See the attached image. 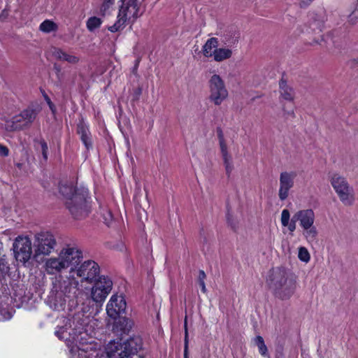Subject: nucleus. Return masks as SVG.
<instances>
[{"mask_svg": "<svg viewBox=\"0 0 358 358\" xmlns=\"http://www.w3.org/2000/svg\"><path fill=\"white\" fill-rule=\"evenodd\" d=\"M266 283L273 296L282 301L289 299L296 289V276L282 266L273 267L268 271Z\"/></svg>", "mask_w": 358, "mask_h": 358, "instance_id": "1", "label": "nucleus"}, {"mask_svg": "<svg viewBox=\"0 0 358 358\" xmlns=\"http://www.w3.org/2000/svg\"><path fill=\"white\" fill-rule=\"evenodd\" d=\"M41 110V108L39 106L31 104L10 119H5V124L2 128L8 132L29 129L36 119Z\"/></svg>", "mask_w": 358, "mask_h": 358, "instance_id": "2", "label": "nucleus"}, {"mask_svg": "<svg viewBox=\"0 0 358 358\" xmlns=\"http://www.w3.org/2000/svg\"><path fill=\"white\" fill-rule=\"evenodd\" d=\"M87 189L80 187L73 198L66 201V207L75 219H82L88 215L90 206L87 201Z\"/></svg>", "mask_w": 358, "mask_h": 358, "instance_id": "3", "label": "nucleus"}, {"mask_svg": "<svg viewBox=\"0 0 358 358\" xmlns=\"http://www.w3.org/2000/svg\"><path fill=\"white\" fill-rule=\"evenodd\" d=\"M56 245L54 236L48 231H42L35 235L33 259L38 262L40 255H48Z\"/></svg>", "mask_w": 358, "mask_h": 358, "instance_id": "4", "label": "nucleus"}, {"mask_svg": "<svg viewBox=\"0 0 358 358\" xmlns=\"http://www.w3.org/2000/svg\"><path fill=\"white\" fill-rule=\"evenodd\" d=\"M13 250L16 261L24 266L33 258L32 244L28 236L16 237L13 244Z\"/></svg>", "mask_w": 358, "mask_h": 358, "instance_id": "5", "label": "nucleus"}, {"mask_svg": "<svg viewBox=\"0 0 358 358\" xmlns=\"http://www.w3.org/2000/svg\"><path fill=\"white\" fill-rule=\"evenodd\" d=\"M330 182L340 200L345 205L351 206L354 200L352 194V189L346 179L338 173H334L331 176Z\"/></svg>", "mask_w": 358, "mask_h": 358, "instance_id": "6", "label": "nucleus"}, {"mask_svg": "<svg viewBox=\"0 0 358 358\" xmlns=\"http://www.w3.org/2000/svg\"><path fill=\"white\" fill-rule=\"evenodd\" d=\"M209 99L215 105L219 106L227 97L228 91L222 78L217 74L211 76L209 81Z\"/></svg>", "mask_w": 358, "mask_h": 358, "instance_id": "7", "label": "nucleus"}, {"mask_svg": "<svg viewBox=\"0 0 358 358\" xmlns=\"http://www.w3.org/2000/svg\"><path fill=\"white\" fill-rule=\"evenodd\" d=\"M113 287L112 280L105 275H101L92 288L91 296L94 301L101 304L110 292Z\"/></svg>", "mask_w": 358, "mask_h": 358, "instance_id": "8", "label": "nucleus"}, {"mask_svg": "<svg viewBox=\"0 0 358 358\" xmlns=\"http://www.w3.org/2000/svg\"><path fill=\"white\" fill-rule=\"evenodd\" d=\"M76 273L82 278L81 282H95L99 277L100 267L94 261L87 260L76 268Z\"/></svg>", "mask_w": 358, "mask_h": 358, "instance_id": "9", "label": "nucleus"}, {"mask_svg": "<svg viewBox=\"0 0 358 358\" xmlns=\"http://www.w3.org/2000/svg\"><path fill=\"white\" fill-rule=\"evenodd\" d=\"M59 254L65 263L66 268H70L71 273L76 271L83 258L82 250L76 247L68 246L63 248Z\"/></svg>", "mask_w": 358, "mask_h": 358, "instance_id": "10", "label": "nucleus"}, {"mask_svg": "<svg viewBox=\"0 0 358 358\" xmlns=\"http://www.w3.org/2000/svg\"><path fill=\"white\" fill-rule=\"evenodd\" d=\"M78 282L73 278L62 279L55 278L52 282V287L61 293L66 295L68 298L76 294L78 289Z\"/></svg>", "mask_w": 358, "mask_h": 358, "instance_id": "11", "label": "nucleus"}, {"mask_svg": "<svg viewBox=\"0 0 358 358\" xmlns=\"http://www.w3.org/2000/svg\"><path fill=\"white\" fill-rule=\"evenodd\" d=\"M142 344V339L140 336H130L123 343H121L119 358H128L131 355L136 354L138 350L141 349Z\"/></svg>", "mask_w": 358, "mask_h": 358, "instance_id": "12", "label": "nucleus"}, {"mask_svg": "<svg viewBox=\"0 0 358 358\" xmlns=\"http://www.w3.org/2000/svg\"><path fill=\"white\" fill-rule=\"evenodd\" d=\"M296 176L297 174L294 171H284L280 173L278 196L281 201H284L288 197L289 190L294 187Z\"/></svg>", "mask_w": 358, "mask_h": 358, "instance_id": "13", "label": "nucleus"}, {"mask_svg": "<svg viewBox=\"0 0 358 358\" xmlns=\"http://www.w3.org/2000/svg\"><path fill=\"white\" fill-rule=\"evenodd\" d=\"M126 307L127 303L122 296L113 295L106 307L107 314L111 318H116L125 313Z\"/></svg>", "mask_w": 358, "mask_h": 358, "instance_id": "14", "label": "nucleus"}, {"mask_svg": "<svg viewBox=\"0 0 358 358\" xmlns=\"http://www.w3.org/2000/svg\"><path fill=\"white\" fill-rule=\"evenodd\" d=\"M66 298L68 297L66 295L52 287L48 296V302L52 308L59 311L64 309Z\"/></svg>", "mask_w": 358, "mask_h": 358, "instance_id": "15", "label": "nucleus"}, {"mask_svg": "<svg viewBox=\"0 0 358 358\" xmlns=\"http://www.w3.org/2000/svg\"><path fill=\"white\" fill-rule=\"evenodd\" d=\"M113 324V330L116 332H120L121 334L129 335L130 331L134 326V322L129 318L122 316V315H117Z\"/></svg>", "mask_w": 358, "mask_h": 358, "instance_id": "16", "label": "nucleus"}, {"mask_svg": "<svg viewBox=\"0 0 358 358\" xmlns=\"http://www.w3.org/2000/svg\"><path fill=\"white\" fill-rule=\"evenodd\" d=\"M296 218L300 221V224L303 229L312 227L315 220V214L312 209L301 210L296 214Z\"/></svg>", "mask_w": 358, "mask_h": 358, "instance_id": "17", "label": "nucleus"}, {"mask_svg": "<svg viewBox=\"0 0 358 358\" xmlns=\"http://www.w3.org/2000/svg\"><path fill=\"white\" fill-rule=\"evenodd\" d=\"M45 266L47 272L50 274H55L66 268L60 254L57 258H50L48 259Z\"/></svg>", "mask_w": 358, "mask_h": 358, "instance_id": "18", "label": "nucleus"}, {"mask_svg": "<svg viewBox=\"0 0 358 358\" xmlns=\"http://www.w3.org/2000/svg\"><path fill=\"white\" fill-rule=\"evenodd\" d=\"M72 323V340L76 341L79 336H82L85 331V322L83 317L76 315L73 317Z\"/></svg>", "mask_w": 358, "mask_h": 358, "instance_id": "19", "label": "nucleus"}, {"mask_svg": "<svg viewBox=\"0 0 358 358\" xmlns=\"http://www.w3.org/2000/svg\"><path fill=\"white\" fill-rule=\"evenodd\" d=\"M52 55L57 60L66 61L70 64H76L79 61L78 57L70 55L59 48H52Z\"/></svg>", "mask_w": 358, "mask_h": 358, "instance_id": "20", "label": "nucleus"}, {"mask_svg": "<svg viewBox=\"0 0 358 358\" xmlns=\"http://www.w3.org/2000/svg\"><path fill=\"white\" fill-rule=\"evenodd\" d=\"M129 12V10H128V7H125L124 6H120L117 20L115 24L120 29V30L124 28L127 22L133 24L131 22L133 20L132 16L129 17H127Z\"/></svg>", "mask_w": 358, "mask_h": 358, "instance_id": "21", "label": "nucleus"}, {"mask_svg": "<svg viewBox=\"0 0 358 358\" xmlns=\"http://www.w3.org/2000/svg\"><path fill=\"white\" fill-rule=\"evenodd\" d=\"M280 96L285 100L292 101L294 100V90L289 87L287 80L282 78L279 82Z\"/></svg>", "mask_w": 358, "mask_h": 358, "instance_id": "22", "label": "nucleus"}, {"mask_svg": "<svg viewBox=\"0 0 358 358\" xmlns=\"http://www.w3.org/2000/svg\"><path fill=\"white\" fill-rule=\"evenodd\" d=\"M79 189L80 188L73 187L72 183H65L60 185L59 192L68 200L73 198Z\"/></svg>", "mask_w": 358, "mask_h": 358, "instance_id": "23", "label": "nucleus"}, {"mask_svg": "<svg viewBox=\"0 0 358 358\" xmlns=\"http://www.w3.org/2000/svg\"><path fill=\"white\" fill-rule=\"evenodd\" d=\"M122 4L121 6H124L125 7H128V10H129L130 8L134 10L132 14V23L135 22V20L142 15L141 13H138L139 7L137 4V0H121Z\"/></svg>", "mask_w": 358, "mask_h": 358, "instance_id": "24", "label": "nucleus"}, {"mask_svg": "<svg viewBox=\"0 0 358 358\" xmlns=\"http://www.w3.org/2000/svg\"><path fill=\"white\" fill-rule=\"evenodd\" d=\"M121 343L115 341L110 342L106 347V353L109 358H119Z\"/></svg>", "mask_w": 358, "mask_h": 358, "instance_id": "25", "label": "nucleus"}, {"mask_svg": "<svg viewBox=\"0 0 358 358\" xmlns=\"http://www.w3.org/2000/svg\"><path fill=\"white\" fill-rule=\"evenodd\" d=\"M232 55V51L227 48H217L213 51L214 59L216 62H222L229 59Z\"/></svg>", "mask_w": 358, "mask_h": 358, "instance_id": "26", "label": "nucleus"}, {"mask_svg": "<svg viewBox=\"0 0 358 358\" xmlns=\"http://www.w3.org/2000/svg\"><path fill=\"white\" fill-rule=\"evenodd\" d=\"M218 45V40L217 38H210L204 44L203 46V55L206 57H209L213 55V52H211V50L213 48H217Z\"/></svg>", "mask_w": 358, "mask_h": 358, "instance_id": "27", "label": "nucleus"}, {"mask_svg": "<svg viewBox=\"0 0 358 358\" xmlns=\"http://www.w3.org/2000/svg\"><path fill=\"white\" fill-rule=\"evenodd\" d=\"M55 335L60 340H65L69 345V343H73L75 341L72 340V332L67 331L66 324L63 327H60L57 331H55Z\"/></svg>", "mask_w": 358, "mask_h": 358, "instance_id": "28", "label": "nucleus"}, {"mask_svg": "<svg viewBox=\"0 0 358 358\" xmlns=\"http://www.w3.org/2000/svg\"><path fill=\"white\" fill-rule=\"evenodd\" d=\"M58 29L57 24L53 21L45 20L39 27V29L45 33H50L51 31H56Z\"/></svg>", "mask_w": 358, "mask_h": 358, "instance_id": "29", "label": "nucleus"}, {"mask_svg": "<svg viewBox=\"0 0 358 358\" xmlns=\"http://www.w3.org/2000/svg\"><path fill=\"white\" fill-rule=\"evenodd\" d=\"M255 344L258 347L259 353L264 357H268V352L266 345H265L264 338L261 336H256Z\"/></svg>", "mask_w": 358, "mask_h": 358, "instance_id": "30", "label": "nucleus"}, {"mask_svg": "<svg viewBox=\"0 0 358 358\" xmlns=\"http://www.w3.org/2000/svg\"><path fill=\"white\" fill-rule=\"evenodd\" d=\"M101 20L97 17H91L87 21V27L90 31H93L101 24Z\"/></svg>", "mask_w": 358, "mask_h": 358, "instance_id": "31", "label": "nucleus"}, {"mask_svg": "<svg viewBox=\"0 0 358 358\" xmlns=\"http://www.w3.org/2000/svg\"><path fill=\"white\" fill-rule=\"evenodd\" d=\"M303 229V235L309 242H313L316 240L317 236V230L315 227L312 225V227H310V228Z\"/></svg>", "mask_w": 358, "mask_h": 358, "instance_id": "32", "label": "nucleus"}, {"mask_svg": "<svg viewBox=\"0 0 358 358\" xmlns=\"http://www.w3.org/2000/svg\"><path fill=\"white\" fill-rule=\"evenodd\" d=\"M9 269V266L6 260V255L2 253L0 248V275L6 274Z\"/></svg>", "mask_w": 358, "mask_h": 358, "instance_id": "33", "label": "nucleus"}, {"mask_svg": "<svg viewBox=\"0 0 358 358\" xmlns=\"http://www.w3.org/2000/svg\"><path fill=\"white\" fill-rule=\"evenodd\" d=\"M76 131L78 135L83 136L85 134H90L87 126L85 124L83 118H81L77 124Z\"/></svg>", "mask_w": 358, "mask_h": 358, "instance_id": "34", "label": "nucleus"}, {"mask_svg": "<svg viewBox=\"0 0 358 358\" xmlns=\"http://www.w3.org/2000/svg\"><path fill=\"white\" fill-rule=\"evenodd\" d=\"M78 355L73 352V350H71V357L70 358H92L87 354V350L78 348Z\"/></svg>", "mask_w": 358, "mask_h": 358, "instance_id": "35", "label": "nucleus"}, {"mask_svg": "<svg viewBox=\"0 0 358 358\" xmlns=\"http://www.w3.org/2000/svg\"><path fill=\"white\" fill-rule=\"evenodd\" d=\"M298 257L303 262H308L310 258L308 250L304 247L299 248Z\"/></svg>", "mask_w": 358, "mask_h": 358, "instance_id": "36", "label": "nucleus"}, {"mask_svg": "<svg viewBox=\"0 0 358 358\" xmlns=\"http://www.w3.org/2000/svg\"><path fill=\"white\" fill-rule=\"evenodd\" d=\"M114 3L113 1L111 0H103L101 8H100V14L102 16L106 15V12L107 10Z\"/></svg>", "mask_w": 358, "mask_h": 358, "instance_id": "37", "label": "nucleus"}, {"mask_svg": "<svg viewBox=\"0 0 358 358\" xmlns=\"http://www.w3.org/2000/svg\"><path fill=\"white\" fill-rule=\"evenodd\" d=\"M80 140L82 141L87 150L92 148L91 134H85L83 136H80Z\"/></svg>", "mask_w": 358, "mask_h": 358, "instance_id": "38", "label": "nucleus"}, {"mask_svg": "<svg viewBox=\"0 0 358 358\" xmlns=\"http://www.w3.org/2000/svg\"><path fill=\"white\" fill-rule=\"evenodd\" d=\"M289 211L287 209H284L281 214V223L284 227H287L289 224Z\"/></svg>", "mask_w": 358, "mask_h": 358, "instance_id": "39", "label": "nucleus"}, {"mask_svg": "<svg viewBox=\"0 0 358 358\" xmlns=\"http://www.w3.org/2000/svg\"><path fill=\"white\" fill-rule=\"evenodd\" d=\"M220 143V150H221V153H222V158L224 159V158H231L228 151H227V143L225 142V140H223V141H219Z\"/></svg>", "mask_w": 358, "mask_h": 358, "instance_id": "40", "label": "nucleus"}, {"mask_svg": "<svg viewBox=\"0 0 358 358\" xmlns=\"http://www.w3.org/2000/svg\"><path fill=\"white\" fill-rule=\"evenodd\" d=\"M227 221L228 224L234 229L235 230L237 227L236 223L233 220L232 215L230 213V207L227 204Z\"/></svg>", "mask_w": 358, "mask_h": 358, "instance_id": "41", "label": "nucleus"}, {"mask_svg": "<svg viewBox=\"0 0 358 358\" xmlns=\"http://www.w3.org/2000/svg\"><path fill=\"white\" fill-rule=\"evenodd\" d=\"M184 352H189V339L187 327V317L185 320V339H184Z\"/></svg>", "mask_w": 358, "mask_h": 358, "instance_id": "42", "label": "nucleus"}, {"mask_svg": "<svg viewBox=\"0 0 358 358\" xmlns=\"http://www.w3.org/2000/svg\"><path fill=\"white\" fill-rule=\"evenodd\" d=\"M103 219L104 220V223L107 226H109L110 223L112 222L113 220V215L111 212L107 209H104L103 213Z\"/></svg>", "mask_w": 358, "mask_h": 358, "instance_id": "43", "label": "nucleus"}, {"mask_svg": "<svg viewBox=\"0 0 358 358\" xmlns=\"http://www.w3.org/2000/svg\"><path fill=\"white\" fill-rule=\"evenodd\" d=\"M143 88L141 86H138L136 89L134 90V92L132 94V101H138L140 99V96L142 94Z\"/></svg>", "mask_w": 358, "mask_h": 358, "instance_id": "44", "label": "nucleus"}, {"mask_svg": "<svg viewBox=\"0 0 358 358\" xmlns=\"http://www.w3.org/2000/svg\"><path fill=\"white\" fill-rule=\"evenodd\" d=\"M224 164L225 166L226 173L228 176H230L231 172L233 170V165L230 162V158H224L223 159Z\"/></svg>", "mask_w": 358, "mask_h": 358, "instance_id": "45", "label": "nucleus"}, {"mask_svg": "<svg viewBox=\"0 0 358 358\" xmlns=\"http://www.w3.org/2000/svg\"><path fill=\"white\" fill-rule=\"evenodd\" d=\"M348 22L351 24H355L358 22V12L354 10L348 16Z\"/></svg>", "mask_w": 358, "mask_h": 358, "instance_id": "46", "label": "nucleus"}, {"mask_svg": "<svg viewBox=\"0 0 358 358\" xmlns=\"http://www.w3.org/2000/svg\"><path fill=\"white\" fill-rule=\"evenodd\" d=\"M40 144L41 146L43 157L46 160L48 159V144L44 140H41L40 142Z\"/></svg>", "mask_w": 358, "mask_h": 358, "instance_id": "47", "label": "nucleus"}, {"mask_svg": "<svg viewBox=\"0 0 358 358\" xmlns=\"http://www.w3.org/2000/svg\"><path fill=\"white\" fill-rule=\"evenodd\" d=\"M53 69H54V71L56 73V75H57V77L58 80L61 81L62 78V75H63L62 73V67H61V66L59 65L57 63H55L53 64Z\"/></svg>", "mask_w": 358, "mask_h": 358, "instance_id": "48", "label": "nucleus"}, {"mask_svg": "<svg viewBox=\"0 0 358 358\" xmlns=\"http://www.w3.org/2000/svg\"><path fill=\"white\" fill-rule=\"evenodd\" d=\"M297 218H296V215H294L292 218L291 219L290 222H289V224L287 227H288V229L290 231H294L296 229V222L297 221Z\"/></svg>", "mask_w": 358, "mask_h": 358, "instance_id": "49", "label": "nucleus"}, {"mask_svg": "<svg viewBox=\"0 0 358 358\" xmlns=\"http://www.w3.org/2000/svg\"><path fill=\"white\" fill-rule=\"evenodd\" d=\"M45 97V99L50 108V109L51 110L52 113L53 114H55L56 113V106H55V104L51 101L50 99L49 98V96L48 95H45L44 96Z\"/></svg>", "mask_w": 358, "mask_h": 358, "instance_id": "50", "label": "nucleus"}, {"mask_svg": "<svg viewBox=\"0 0 358 358\" xmlns=\"http://www.w3.org/2000/svg\"><path fill=\"white\" fill-rule=\"evenodd\" d=\"M9 155V150L8 148L3 145L0 144V156L1 157H7Z\"/></svg>", "mask_w": 358, "mask_h": 358, "instance_id": "51", "label": "nucleus"}, {"mask_svg": "<svg viewBox=\"0 0 358 358\" xmlns=\"http://www.w3.org/2000/svg\"><path fill=\"white\" fill-rule=\"evenodd\" d=\"M314 0H301L299 5L301 8L308 7Z\"/></svg>", "mask_w": 358, "mask_h": 358, "instance_id": "52", "label": "nucleus"}, {"mask_svg": "<svg viewBox=\"0 0 358 358\" xmlns=\"http://www.w3.org/2000/svg\"><path fill=\"white\" fill-rule=\"evenodd\" d=\"M216 131H217V135L219 141L225 140L224 137V134H223V131H222V129H221V127H217Z\"/></svg>", "mask_w": 358, "mask_h": 358, "instance_id": "53", "label": "nucleus"}, {"mask_svg": "<svg viewBox=\"0 0 358 358\" xmlns=\"http://www.w3.org/2000/svg\"><path fill=\"white\" fill-rule=\"evenodd\" d=\"M1 314L3 315L5 320H9L12 317V313L6 310H1Z\"/></svg>", "mask_w": 358, "mask_h": 358, "instance_id": "54", "label": "nucleus"}, {"mask_svg": "<svg viewBox=\"0 0 358 358\" xmlns=\"http://www.w3.org/2000/svg\"><path fill=\"white\" fill-rule=\"evenodd\" d=\"M206 278V275L205 272L203 270H200L199 273L198 282L204 281Z\"/></svg>", "mask_w": 358, "mask_h": 358, "instance_id": "55", "label": "nucleus"}, {"mask_svg": "<svg viewBox=\"0 0 358 358\" xmlns=\"http://www.w3.org/2000/svg\"><path fill=\"white\" fill-rule=\"evenodd\" d=\"M108 29L113 33L120 31V29L115 24L108 27Z\"/></svg>", "mask_w": 358, "mask_h": 358, "instance_id": "56", "label": "nucleus"}, {"mask_svg": "<svg viewBox=\"0 0 358 358\" xmlns=\"http://www.w3.org/2000/svg\"><path fill=\"white\" fill-rule=\"evenodd\" d=\"M283 110H284V115H291L292 117H294L295 115H294V110H289V111H287L285 108H283Z\"/></svg>", "mask_w": 358, "mask_h": 358, "instance_id": "57", "label": "nucleus"}, {"mask_svg": "<svg viewBox=\"0 0 358 358\" xmlns=\"http://www.w3.org/2000/svg\"><path fill=\"white\" fill-rule=\"evenodd\" d=\"M199 284L201 288V291L203 292V293H206L207 289H206V285H205V282L204 281H200L199 282Z\"/></svg>", "mask_w": 358, "mask_h": 358, "instance_id": "58", "label": "nucleus"}, {"mask_svg": "<svg viewBox=\"0 0 358 358\" xmlns=\"http://www.w3.org/2000/svg\"><path fill=\"white\" fill-rule=\"evenodd\" d=\"M353 10L355 12H358V0H357V3Z\"/></svg>", "mask_w": 358, "mask_h": 358, "instance_id": "59", "label": "nucleus"}, {"mask_svg": "<svg viewBox=\"0 0 358 358\" xmlns=\"http://www.w3.org/2000/svg\"><path fill=\"white\" fill-rule=\"evenodd\" d=\"M22 165H23V164H21V163H17V164H16L17 167L18 169H22Z\"/></svg>", "mask_w": 358, "mask_h": 358, "instance_id": "60", "label": "nucleus"}, {"mask_svg": "<svg viewBox=\"0 0 358 358\" xmlns=\"http://www.w3.org/2000/svg\"><path fill=\"white\" fill-rule=\"evenodd\" d=\"M184 358H189V352H184Z\"/></svg>", "mask_w": 358, "mask_h": 358, "instance_id": "61", "label": "nucleus"}, {"mask_svg": "<svg viewBox=\"0 0 358 358\" xmlns=\"http://www.w3.org/2000/svg\"><path fill=\"white\" fill-rule=\"evenodd\" d=\"M238 37H236L235 39H234L231 43H233V44H235L237 41H238Z\"/></svg>", "mask_w": 358, "mask_h": 358, "instance_id": "62", "label": "nucleus"}, {"mask_svg": "<svg viewBox=\"0 0 358 358\" xmlns=\"http://www.w3.org/2000/svg\"><path fill=\"white\" fill-rule=\"evenodd\" d=\"M356 64L358 65V58L355 60Z\"/></svg>", "mask_w": 358, "mask_h": 358, "instance_id": "63", "label": "nucleus"}, {"mask_svg": "<svg viewBox=\"0 0 358 358\" xmlns=\"http://www.w3.org/2000/svg\"><path fill=\"white\" fill-rule=\"evenodd\" d=\"M276 358H280V356H279V355H277V356H276Z\"/></svg>", "mask_w": 358, "mask_h": 358, "instance_id": "64", "label": "nucleus"}]
</instances>
